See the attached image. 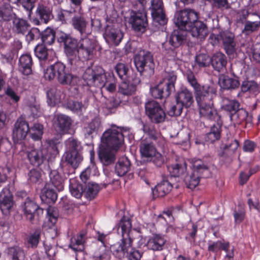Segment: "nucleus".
<instances>
[{
  "label": "nucleus",
  "instance_id": "f257e3e1",
  "mask_svg": "<svg viewBox=\"0 0 260 260\" xmlns=\"http://www.w3.org/2000/svg\"><path fill=\"white\" fill-rule=\"evenodd\" d=\"M123 131L121 127L112 126L106 131L101 137L99 157L104 165H108L115 159V153L124 143Z\"/></svg>",
  "mask_w": 260,
  "mask_h": 260
},
{
  "label": "nucleus",
  "instance_id": "f03ea898",
  "mask_svg": "<svg viewBox=\"0 0 260 260\" xmlns=\"http://www.w3.org/2000/svg\"><path fill=\"white\" fill-rule=\"evenodd\" d=\"M84 89L89 90L88 87H96L101 89L102 94L105 92L112 93L116 90V82L112 76L107 79L103 69L99 68L95 70L88 68L83 75Z\"/></svg>",
  "mask_w": 260,
  "mask_h": 260
},
{
  "label": "nucleus",
  "instance_id": "7ed1b4c3",
  "mask_svg": "<svg viewBox=\"0 0 260 260\" xmlns=\"http://www.w3.org/2000/svg\"><path fill=\"white\" fill-rule=\"evenodd\" d=\"M132 223L128 217L123 216L116 226L117 232L121 234L122 239L120 242L116 243L110 247V251L113 255L119 258H123L126 252H128L132 245L131 235L133 232H129Z\"/></svg>",
  "mask_w": 260,
  "mask_h": 260
},
{
  "label": "nucleus",
  "instance_id": "20e7f679",
  "mask_svg": "<svg viewBox=\"0 0 260 260\" xmlns=\"http://www.w3.org/2000/svg\"><path fill=\"white\" fill-rule=\"evenodd\" d=\"M46 147L34 148L29 150L26 146L21 147V150L27 153L30 163L35 167H39L47 159V156H52L58 153L56 143L53 140H48Z\"/></svg>",
  "mask_w": 260,
  "mask_h": 260
},
{
  "label": "nucleus",
  "instance_id": "39448f33",
  "mask_svg": "<svg viewBox=\"0 0 260 260\" xmlns=\"http://www.w3.org/2000/svg\"><path fill=\"white\" fill-rule=\"evenodd\" d=\"M190 163L192 172L189 175L185 177L184 180L187 187L193 189L199 184L200 177H210L211 171L209 166L205 165L200 159L193 158Z\"/></svg>",
  "mask_w": 260,
  "mask_h": 260
},
{
  "label": "nucleus",
  "instance_id": "423d86ee",
  "mask_svg": "<svg viewBox=\"0 0 260 260\" xmlns=\"http://www.w3.org/2000/svg\"><path fill=\"white\" fill-rule=\"evenodd\" d=\"M215 92L211 89L208 92L196 97V101L199 108L200 114L201 117L210 120L218 121L219 116L216 110L213 107L211 101Z\"/></svg>",
  "mask_w": 260,
  "mask_h": 260
},
{
  "label": "nucleus",
  "instance_id": "0eeeda50",
  "mask_svg": "<svg viewBox=\"0 0 260 260\" xmlns=\"http://www.w3.org/2000/svg\"><path fill=\"white\" fill-rule=\"evenodd\" d=\"M176 75L173 72L166 73L162 81L157 85L150 88V93L155 99H162L168 97L175 91V84Z\"/></svg>",
  "mask_w": 260,
  "mask_h": 260
},
{
  "label": "nucleus",
  "instance_id": "6e6552de",
  "mask_svg": "<svg viewBox=\"0 0 260 260\" xmlns=\"http://www.w3.org/2000/svg\"><path fill=\"white\" fill-rule=\"evenodd\" d=\"M66 146L67 151L62 157L60 167L61 169L63 167L64 161L75 169L78 167L83 159L79 152V143L73 138H69L66 142Z\"/></svg>",
  "mask_w": 260,
  "mask_h": 260
},
{
  "label": "nucleus",
  "instance_id": "1a4fd4ad",
  "mask_svg": "<svg viewBox=\"0 0 260 260\" xmlns=\"http://www.w3.org/2000/svg\"><path fill=\"white\" fill-rule=\"evenodd\" d=\"M141 156L148 161H152L156 166L160 167L165 162L162 155L156 150L149 139H142L140 145Z\"/></svg>",
  "mask_w": 260,
  "mask_h": 260
},
{
  "label": "nucleus",
  "instance_id": "9d476101",
  "mask_svg": "<svg viewBox=\"0 0 260 260\" xmlns=\"http://www.w3.org/2000/svg\"><path fill=\"white\" fill-rule=\"evenodd\" d=\"M134 62L138 71L141 75L150 76L153 74L155 65L150 52H140L135 56Z\"/></svg>",
  "mask_w": 260,
  "mask_h": 260
},
{
  "label": "nucleus",
  "instance_id": "9b49d317",
  "mask_svg": "<svg viewBox=\"0 0 260 260\" xmlns=\"http://www.w3.org/2000/svg\"><path fill=\"white\" fill-rule=\"evenodd\" d=\"M176 105L173 106L168 111L171 116H179L182 111L183 108L190 107L193 103L192 92L187 88H182L178 91L176 96Z\"/></svg>",
  "mask_w": 260,
  "mask_h": 260
},
{
  "label": "nucleus",
  "instance_id": "f8f14e48",
  "mask_svg": "<svg viewBox=\"0 0 260 260\" xmlns=\"http://www.w3.org/2000/svg\"><path fill=\"white\" fill-rule=\"evenodd\" d=\"M146 4V0H138L137 4V5H140L142 10L145 9ZM127 21L131 25L132 28L137 31H143L147 26L146 14L144 11H132Z\"/></svg>",
  "mask_w": 260,
  "mask_h": 260
},
{
  "label": "nucleus",
  "instance_id": "ddd939ff",
  "mask_svg": "<svg viewBox=\"0 0 260 260\" xmlns=\"http://www.w3.org/2000/svg\"><path fill=\"white\" fill-rule=\"evenodd\" d=\"M89 36L81 37L78 42V48L77 49V55L79 59L82 60H87L92 59L93 57L95 52V43L94 41L90 39ZM80 61L77 59L76 65L78 66L80 64Z\"/></svg>",
  "mask_w": 260,
  "mask_h": 260
},
{
  "label": "nucleus",
  "instance_id": "4468645a",
  "mask_svg": "<svg viewBox=\"0 0 260 260\" xmlns=\"http://www.w3.org/2000/svg\"><path fill=\"white\" fill-rule=\"evenodd\" d=\"M187 35V32L185 30L178 29L174 30L168 40L162 44V48L167 51V53H170L173 57H175L176 55L175 48L185 43Z\"/></svg>",
  "mask_w": 260,
  "mask_h": 260
},
{
  "label": "nucleus",
  "instance_id": "2eb2a0df",
  "mask_svg": "<svg viewBox=\"0 0 260 260\" xmlns=\"http://www.w3.org/2000/svg\"><path fill=\"white\" fill-rule=\"evenodd\" d=\"M60 43H63L64 52L71 65H76L77 52L78 48L77 40L65 33H61L58 38Z\"/></svg>",
  "mask_w": 260,
  "mask_h": 260
},
{
  "label": "nucleus",
  "instance_id": "dca6fc26",
  "mask_svg": "<svg viewBox=\"0 0 260 260\" xmlns=\"http://www.w3.org/2000/svg\"><path fill=\"white\" fill-rule=\"evenodd\" d=\"M29 127L27 122L22 117L18 118L14 124L13 131V139L17 148H21L25 145L20 141L25 138L29 132Z\"/></svg>",
  "mask_w": 260,
  "mask_h": 260
},
{
  "label": "nucleus",
  "instance_id": "f3484780",
  "mask_svg": "<svg viewBox=\"0 0 260 260\" xmlns=\"http://www.w3.org/2000/svg\"><path fill=\"white\" fill-rule=\"evenodd\" d=\"M124 37V32L115 25L108 24L105 28L103 37L110 46H118Z\"/></svg>",
  "mask_w": 260,
  "mask_h": 260
},
{
  "label": "nucleus",
  "instance_id": "a211bd4d",
  "mask_svg": "<svg viewBox=\"0 0 260 260\" xmlns=\"http://www.w3.org/2000/svg\"><path fill=\"white\" fill-rule=\"evenodd\" d=\"M175 24L181 29L186 30L192 21L198 19V14L193 10L184 9L177 12L175 15Z\"/></svg>",
  "mask_w": 260,
  "mask_h": 260
},
{
  "label": "nucleus",
  "instance_id": "6ab92c4d",
  "mask_svg": "<svg viewBox=\"0 0 260 260\" xmlns=\"http://www.w3.org/2000/svg\"><path fill=\"white\" fill-rule=\"evenodd\" d=\"M146 112L152 122H162L166 117V113L160 105L155 101H150L145 105Z\"/></svg>",
  "mask_w": 260,
  "mask_h": 260
},
{
  "label": "nucleus",
  "instance_id": "aec40b11",
  "mask_svg": "<svg viewBox=\"0 0 260 260\" xmlns=\"http://www.w3.org/2000/svg\"><path fill=\"white\" fill-rule=\"evenodd\" d=\"M150 9L154 23H157L160 25H164L167 23L168 20L164 11L161 0H151Z\"/></svg>",
  "mask_w": 260,
  "mask_h": 260
},
{
  "label": "nucleus",
  "instance_id": "412c9836",
  "mask_svg": "<svg viewBox=\"0 0 260 260\" xmlns=\"http://www.w3.org/2000/svg\"><path fill=\"white\" fill-rule=\"evenodd\" d=\"M71 23L73 28L79 32L81 37L91 35L92 29L82 15L74 16L72 19Z\"/></svg>",
  "mask_w": 260,
  "mask_h": 260
},
{
  "label": "nucleus",
  "instance_id": "4be33fe9",
  "mask_svg": "<svg viewBox=\"0 0 260 260\" xmlns=\"http://www.w3.org/2000/svg\"><path fill=\"white\" fill-rule=\"evenodd\" d=\"M57 69L59 71L57 76V79L61 84L75 86L78 84L79 82V78L71 74L66 69L63 63L61 62L60 67Z\"/></svg>",
  "mask_w": 260,
  "mask_h": 260
},
{
  "label": "nucleus",
  "instance_id": "5701e85b",
  "mask_svg": "<svg viewBox=\"0 0 260 260\" xmlns=\"http://www.w3.org/2000/svg\"><path fill=\"white\" fill-rule=\"evenodd\" d=\"M22 208L26 217L32 221L36 217L38 218L43 213V210L33 201L27 198Z\"/></svg>",
  "mask_w": 260,
  "mask_h": 260
},
{
  "label": "nucleus",
  "instance_id": "b1692460",
  "mask_svg": "<svg viewBox=\"0 0 260 260\" xmlns=\"http://www.w3.org/2000/svg\"><path fill=\"white\" fill-rule=\"evenodd\" d=\"M46 94L47 102L50 106L53 107L59 104L65 105L66 95L62 90L52 88L47 91Z\"/></svg>",
  "mask_w": 260,
  "mask_h": 260
},
{
  "label": "nucleus",
  "instance_id": "393cba45",
  "mask_svg": "<svg viewBox=\"0 0 260 260\" xmlns=\"http://www.w3.org/2000/svg\"><path fill=\"white\" fill-rule=\"evenodd\" d=\"M190 33L193 37L204 39L208 34V28L206 25L198 19L191 22L187 29L185 30Z\"/></svg>",
  "mask_w": 260,
  "mask_h": 260
},
{
  "label": "nucleus",
  "instance_id": "a878e982",
  "mask_svg": "<svg viewBox=\"0 0 260 260\" xmlns=\"http://www.w3.org/2000/svg\"><path fill=\"white\" fill-rule=\"evenodd\" d=\"M14 205L13 195L9 188H4L0 192V208L4 214H8Z\"/></svg>",
  "mask_w": 260,
  "mask_h": 260
},
{
  "label": "nucleus",
  "instance_id": "bb28decb",
  "mask_svg": "<svg viewBox=\"0 0 260 260\" xmlns=\"http://www.w3.org/2000/svg\"><path fill=\"white\" fill-rule=\"evenodd\" d=\"M220 38L226 53L229 55L233 54L236 50L234 35L229 31H223L220 32Z\"/></svg>",
  "mask_w": 260,
  "mask_h": 260
},
{
  "label": "nucleus",
  "instance_id": "cd10ccee",
  "mask_svg": "<svg viewBox=\"0 0 260 260\" xmlns=\"http://www.w3.org/2000/svg\"><path fill=\"white\" fill-rule=\"evenodd\" d=\"M187 79L189 84L193 87L194 90V93L196 97H199L201 95L213 89L208 86H201L198 82L194 74L191 72H189L187 74Z\"/></svg>",
  "mask_w": 260,
  "mask_h": 260
},
{
  "label": "nucleus",
  "instance_id": "c85d7f7f",
  "mask_svg": "<svg viewBox=\"0 0 260 260\" xmlns=\"http://www.w3.org/2000/svg\"><path fill=\"white\" fill-rule=\"evenodd\" d=\"M71 118L63 114H55L53 119V124L57 127L60 132H66L68 130L71 124Z\"/></svg>",
  "mask_w": 260,
  "mask_h": 260
},
{
  "label": "nucleus",
  "instance_id": "c756f323",
  "mask_svg": "<svg viewBox=\"0 0 260 260\" xmlns=\"http://www.w3.org/2000/svg\"><path fill=\"white\" fill-rule=\"evenodd\" d=\"M218 84L221 88L224 89H235L238 88L240 85L239 81L237 77H230L224 75L219 76Z\"/></svg>",
  "mask_w": 260,
  "mask_h": 260
},
{
  "label": "nucleus",
  "instance_id": "7c9ffc66",
  "mask_svg": "<svg viewBox=\"0 0 260 260\" xmlns=\"http://www.w3.org/2000/svg\"><path fill=\"white\" fill-rule=\"evenodd\" d=\"M131 162L126 156L120 157L115 166V173L119 177L126 175L131 170Z\"/></svg>",
  "mask_w": 260,
  "mask_h": 260
},
{
  "label": "nucleus",
  "instance_id": "2f4dec72",
  "mask_svg": "<svg viewBox=\"0 0 260 260\" xmlns=\"http://www.w3.org/2000/svg\"><path fill=\"white\" fill-rule=\"evenodd\" d=\"M102 130L101 120L96 117L84 126L83 132L86 137H92L93 134H97L99 131Z\"/></svg>",
  "mask_w": 260,
  "mask_h": 260
},
{
  "label": "nucleus",
  "instance_id": "473e14b6",
  "mask_svg": "<svg viewBox=\"0 0 260 260\" xmlns=\"http://www.w3.org/2000/svg\"><path fill=\"white\" fill-rule=\"evenodd\" d=\"M32 60L30 54L22 55L19 58V71L24 75H29L32 71Z\"/></svg>",
  "mask_w": 260,
  "mask_h": 260
},
{
  "label": "nucleus",
  "instance_id": "72a5a7b5",
  "mask_svg": "<svg viewBox=\"0 0 260 260\" xmlns=\"http://www.w3.org/2000/svg\"><path fill=\"white\" fill-rule=\"evenodd\" d=\"M165 242L166 240L162 236L156 235L147 240V248L153 251H160L162 250Z\"/></svg>",
  "mask_w": 260,
  "mask_h": 260
},
{
  "label": "nucleus",
  "instance_id": "f704fd0d",
  "mask_svg": "<svg viewBox=\"0 0 260 260\" xmlns=\"http://www.w3.org/2000/svg\"><path fill=\"white\" fill-rule=\"evenodd\" d=\"M172 187V184L168 180H162L152 189L153 195L155 197H164L171 190Z\"/></svg>",
  "mask_w": 260,
  "mask_h": 260
},
{
  "label": "nucleus",
  "instance_id": "c9c22d12",
  "mask_svg": "<svg viewBox=\"0 0 260 260\" xmlns=\"http://www.w3.org/2000/svg\"><path fill=\"white\" fill-rule=\"evenodd\" d=\"M41 200L46 203H54L57 198L56 192L50 186V184H46L41 190L40 194Z\"/></svg>",
  "mask_w": 260,
  "mask_h": 260
},
{
  "label": "nucleus",
  "instance_id": "e433bc0d",
  "mask_svg": "<svg viewBox=\"0 0 260 260\" xmlns=\"http://www.w3.org/2000/svg\"><path fill=\"white\" fill-rule=\"evenodd\" d=\"M50 186L54 187L58 191H62L64 188L63 179L59 175L58 171H51L50 174Z\"/></svg>",
  "mask_w": 260,
  "mask_h": 260
},
{
  "label": "nucleus",
  "instance_id": "4c0bfd02",
  "mask_svg": "<svg viewBox=\"0 0 260 260\" xmlns=\"http://www.w3.org/2000/svg\"><path fill=\"white\" fill-rule=\"evenodd\" d=\"M85 242L84 234H80L71 238L69 246L75 251H81L84 248Z\"/></svg>",
  "mask_w": 260,
  "mask_h": 260
},
{
  "label": "nucleus",
  "instance_id": "58836bf2",
  "mask_svg": "<svg viewBox=\"0 0 260 260\" xmlns=\"http://www.w3.org/2000/svg\"><path fill=\"white\" fill-rule=\"evenodd\" d=\"M186 169V162L183 164H176L168 166V171L171 176L174 177H181L185 182L184 179L186 175L184 177L185 171ZM188 175H187V176Z\"/></svg>",
  "mask_w": 260,
  "mask_h": 260
},
{
  "label": "nucleus",
  "instance_id": "ea45409f",
  "mask_svg": "<svg viewBox=\"0 0 260 260\" xmlns=\"http://www.w3.org/2000/svg\"><path fill=\"white\" fill-rule=\"evenodd\" d=\"M221 124L218 122L216 124H213L211 127L210 131L208 133L205 137L207 142L212 143L218 140L221 136Z\"/></svg>",
  "mask_w": 260,
  "mask_h": 260
},
{
  "label": "nucleus",
  "instance_id": "a19ab883",
  "mask_svg": "<svg viewBox=\"0 0 260 260\" xmlns=\"http://www.w3.org/2000/svg\"><path fill=\"white\" fill-rule=\"evenodd\" d=\"M211 58V62L213 67L219 71L220 70L225 67L226 64V57L225 55L221 52H217L215 53Z\"/></svg>",
  "mask_w": 260,
  "mask_h": 260
},
{
  "label": "nucleus",
  "instance_id": "79ce46f5",
  "mask_svg": "<svg viewBox=\"0 0 260 260\" xmlns=\"http://www.w3.org/2000/svg\"><path fill=\"white\" fill-rule=\"evenodd\" d=\"M36 13L41 20L45 23H47L52 16L51 8L43 4L38 6Z\"/></svg>",
  "mask_w": 260,
  "mask_h": 260
},
{
  "label": "nucleus",
  "instance_id": "37998d69",
  "mask_svg": "<svg viewBox=\"0 0 260 260\" xmlns=\"http://www.w3.org/2000/svg\"><path fill=\"white\" fill-rule=\"evenodd\" d=\"M30 115L34 118L40 116L42 114V110L40 108L39 103L36 101L34 96H31L26 103Z\"/></svg>",
  "mask_w": 260,
  "mask_h": 260
},
{
  "label": "nucleus",
  "instance_id": "c03bdc74",
  "mask_svg": "<svg viewBox=\"0 0 260 260\" xmlns=\"http://www.w3.org/2000/svg\"><path fill=\"white\" fill-rule=\"evenodd\" d=\"M241 92L237 94V97L242 96V92H249L250 93L256 94L259 89L258 84L253 81H243L241 85Z\"/></svg>",
  "mask_w": 260,
  "mask_h": 260
},
{
  "label": "nucleus",
  "instance_id": "a18cd8bd",
  "mask_svg": "<svg viewBox=\"0 0 260 260\" xmlns=\"http://www.w3.org/2000/svg\"><path fill=\"white\" fill-rule=\"evenodd\" d=\"M106 186V184H102L101 186H100L97 183L89 182L85 191L86 198L89 200L93 199L97 195L100 189L105 188Z\"/></svg>",
  "mask_w": 260,
  "mask_h": 260
},
{
  "label": "nucleus",
  "instance_id": "49530a36",
  "mask_svg": "<svg viewBox=\"0 0 260 260\" xmlns=\"http://www.w3.org/2000/svg\"><path fill=\"white\" fill-rule=\"evenodd\" d=\"M115 70L122 80H128L131 78V70L128 66L123 63H118L115 67Z\"/></svg>",
  "mask_w": 260,
  "mask_h": 260
},
{
  "label": "nucleus",
  "instance_id": "de8ad7c7",
  "mask_svg": "<svg viewBox=\"0 0 260 260\" xmlns=\"http://www.w3.org/2000/svg\"><path fill=\"white\" fill-rule=\"evenodd\" d=\"M13 16L12 8L9 4L5 3L0 7V22L9 21Z\"/></svg>",
  "mask_w": 260,
  "mask_h": 260
},
{
  "label": "nucleus",
  "instance_id": "09e8293b",
  "mask_svg": "<svg viewBox=\"0 0 260 260\" xmlns=\"http://www.w3.org/2000/svg\"><path fill=\"white\" fill-rule=\"evenodd\" d=\"M70 191L71 194L77 199L80 198L83 192V188L76 179H70Z\"/></svg>",
  "mask_w": 260,
  "mask_h": 260
},
{
  "label": "nucleus",
  "instance_id": "8fccbe9b",
  "mask_svg": "<svg viewBox=\"0 0 260 260\" xmlns=\"http://www.w3.org/2000/svg\"><path fill=\"white\" fill-rule=\"evenodd\" d=\"M131 78L128 80H122L119 86L118 92L125 95L133 94L136 90V87L133 84H130Z\"/></svg>",
  "mask_w": 260,
  "mask_h": 260
},
{
  "label": "nucleus",
  "instance_id": "3c124183",
  "mask_svg": "<svg viewBox=\"0 0 260 260\" xmlns=\"http://www.w3.org/2000/svg\"><path fill=\"white\" fill-rule=\"evenodd\" d=\"M239 103L235 100L224 99L222 101V109L231 113L232 115L236 113L239 109Z\"/></svg>",
  "mask_w": 260,
  "mask_h": 260
},
{
  "label": "nucleus",
  "instance_id": "603ef678",
  "mask_svg": "<svg viewBox=\"0 0 260 260\" xmlns=\"http://www.w3.org/2000/svg\"><path fill=\"white\" fill-rule=\"evenodd\" d=\"M29 24L23 19L15 18L13 19V29L17 33L24 34L28 30Z\"/></svg>",
  "mask_w": 260,
  "mask_h": 260
},
{
  "label": "nucleus",
  "instance_id": "864d4df0",
  "mask_svg": "<svg viewBox=\"0 0 260 260\" xmlns=\"http://www.w3.org/2000/svg\"><path fill=\"white\" fill-rule=\"evenodd\" d=\"M66 107L77 114L81 115L85 111L87 107L86 104H82V103L76 101H70L65 104Z\"/></svg>",
  "mask_w": 260,
  "mask_h": 260
},
{
  "label": "nucleus",
  "instance_id": "5fc2aeb1",
  "mask_svg": "<svg viewBox=\"0 0 260 260\" xmlns=\"http://www.w3.org/2000/svg\"><path fill=\"white\" fill-rule=\"evenodd\" d=\"M60 62H56L45 70L44 71V78L48 80H51L55 77L57 78V76L59 71L57 69H58L60 67Z\"/></svg>",
  "mask_w": 260,
  "mask_h": 260
},
{
  "label": "nucleus",
  "instance_id": "6e6d98bb",
  "mask_svg": "<svg viewBox=\"0 0 260 260\" xmlns=\"http://www.w3.org/2000/svg\"><path fill=\"white\" fill-rule=\"evenodd\" d=\"M35 53L37 57L41 61V66H42V61L47 59L48 56L50 53L52 52V50H49L46 48L44 45H38L35 48Z\"/></svg>",
  "mask_w": 260,
  "mask_h": 260
},
{
  "label": "nucleus",
  "instance_id": "4d7b16f0",
  "mask_svg": "<svg viewBox=\"0 0 260 260\" xmlns=\"http://www.w3.org/2000/svg\"><path fill=\"white\" fill-rule=\"evenodd\" d=\"M43 128L42 124L35 123L29 129L30 137L35 141L41 140L43 134Z\"/></svg>",
  "mask_w": 260,
  "mask_h": 260
},
{
  "label": "nucleus",
  "instance_id": "13d9d810",
  "mask_svg": "<svg viewBox=\"0 0 260 260\" xmlns=\"http://www.w3.org/2000/svg\"><path fill=\"white\" fill-rule=\"evenodd\" d=\"M55 38L54 30L49 27L44 30L41 34V39L44 45H51L54 43Z\"/></svg>",
  "mask_w": 260,
  "mask_h": 260
},
{
  "label": "nucleus",
  "instance_id": "bf43d9fd",
  "mask_svg": "<svg viewBox=\"0 0 260 260\" xmlns=\"http://www.w3.org/2000/svg\"><path fill=\"white\" fill-rule=\"evenodd\" d=\"M95 260H110L111 254L109 248L102 245L94 255Z\"/></svg>",
  "mask_w": 260,
  "mask_h": 260
},
{
  "label": "nucleus",
  "instance_id": "052dcab7",
  "mask_svg": "<svg viewBox=\"0 0 260 260\" xmlns=\"http://www.w3.org/2000/svg\"><path fill=\"white\" fill-rule=\"evenodd\" d=\"M41 232V229L37 228L34 232L29 234L27 238V242L31 247H36L37 246L40 239Z\"/></svg>",
  "mask_w": 260,
  "mask_h": 260
},
{
  "label": "nucleus",
  "instance_id": "680f3d73",
  "mask_svg": "<svg viewBox=\"0 0 260 260\" xmlns=\"http://www.w3.org/2000/svg\"><path fill=\"white\" fill-rule=\"evenodd\" d=\"M229 246V243H224L221 241H217L209 243L208 249L209 251L216 253L220 250L226 251Z\"/></svg>",
  "mask_w": 260,
  "mask_h": 260
},
{
  "label": "nucleus",
  "instance_id": "e2e57ef3",
  "mask_svg": "<svg viewBox=\"0 0 260 260\" xmlns=\"http://www.w3.org/2000/svg\"><path fill=\"white\" fill-rule=\"evenodd\" d=\"M258 16V19L254 21H246L244 24L243 32L248 34L258 30L260 26V17Z\"/></svg>",
  "mask_w": 260,
  "mask_h": 260
},
{
  "label": "nucleus",
  "instance_id": "0e129e2a",
  "mask_svg": "<svg viewBox=\"0 0 260 260\" xmlns=\"http://www.w3.org/2000/svg\"><path fill=\"white\" fill-rule=\"evenodd\" d=\"M195 61L196 64L200 68L206 67L210 64L211 58L208 55L201 53L196 56Z\"/></svg>",
  "mask_w": 260,
  "mask_h": 260
},
{
  "label": "nucleus",
  "instance_id": "69168bd1",
  "mask_svg": "<svg viewBox=\"0 0 260 260\" xmlns=\"http://www.w3.org/2000/svg\"><path fill=\"white\" fill-rule=\"evenodd\" d=\"M235 116H236L238 119L237 122H241L244 121L250 122L252 120V117L249 115L247 111L243 109H239L236 113L231 116V118L232 119Z\"/></svg>",
  "mask_w": 260,
  "mask_h": 260
},
{
  "label": "nucleus",
  "instance_id": "338daca9",
  "mask_svg": "<svg viewBox=\"0 0 260 260\" xmlns=\"http://www.w3.org/2000/svg\"><path fill=\"white\" fill-rule=\"evenodd\" d=\"M233 215L235 223H240L242 222L245 216V210L244 207L242 205H239L236 207Z\"/></svg>",
  "mask_w": 260,
  "mask_h": 260
},
{
  "label": "nucleus",
  "instance_id": "774afa93",
  "mask_svg": "<svg viewBox=\"0 0 260 260\" xmlns=\"http://www.w3.org/2000/svg\"><path fill=\"white\" fill-rule=\"evenodd\" d=\"M48 222L49 226L54 225L58 218V213L53 207H49L47 210Z\"/></svg>",
  "mask_w": 260,
  "mask_h": 260
}]
</instances>
